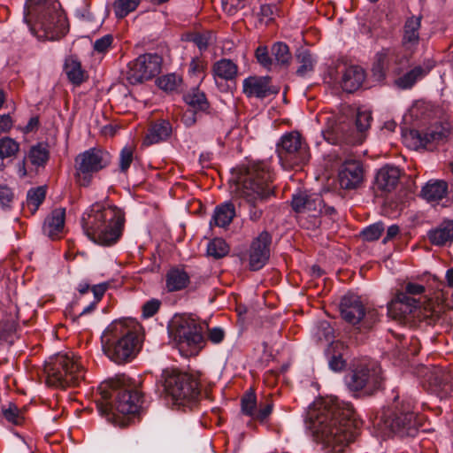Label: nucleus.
<instances>
[{
	"label": "nucleus",
	"instance_id": "nucleus-1",
	"mask_svg": "<svg viewBox=\"0 0 453 453\" xmlns=\"http://www.w3.org/2000/svg\"><path fill=\"white\" fill-rule=\"evenodd\" d=\"M308 419L315 440L330 452H342L357 434L359 422L352 404L337 398L315 403Z\"/></svg>",
	"mask_w": 453,
	"mask_h": 453
},
{
	"label": "nucleus",
	"instance_id": "nucleus-2",
	"mask_svg": "<svg viewBox=\"0 0 453 453\" xmlns=\"http://www.w3.org/2000/svg\"><path fill=\"white\" fill-rule=\"evenodd\" d=\"M273 173L265 161H254L240 168L233 193L249 205V219L258 221L263 210L258 206L273 195Z\"/></svg>",
	"mask_w": 453,
	"mask_h": 453
},
{
	"label": "nucleus",
	"instance_id": "nucleus-3",
	"mask_svg": "<svg viewBox=\"0 0 453 453\" xmlns=\"http://www.w3.org/2000/svg\"><path fill=\"white\" fill-rule=\"evenodd\" d=\"M98 391L97 409L110 421H115L119 414H134L141 407L142 395L138 385L126 374L102 382Z\"/></svg>",
	"mask_w": 453,
	"mask_h": 453
},
{
	"label": "nucleus",
	"instance_id": "nucleus-4",
	"mask_svg": "<svg viewBox=\"0 0 453 453\" xmlns=\"http://www.w3.org/2000/svg\"><path fill=\"white\" fill-rule=\"evenodd\" d=\"M125 221L122 209L106 202H96L83 212L81 226L95 243L109 247L120 239Z\"/></svg>",
	"mask_w": 453,
	"mask_h": 453
},
{
	"label": "nucleus",
	"instance_id": "nucleus-5",
	"mask_svg": "<svg viewBox=\"0 0 453 453\" xmlns=\"http://www.w3.org/2000/svg\"><path fill=\"white\" fill-rule=\"evenodd\" d=\"M24 20L40 40H59L68 31L58 0H26Z\"/></svg>",
	"mask_w": 453,
	"mask_h": 453
},
{
	"label": "nucleus",
	"instance_id": "nucleus-6",
	"mask_svg": "<svg viewBox=\"0 0 453 453\" xmlns=\"http://www.w3.org/2000/svg\"><path fill=\"white\" fill-rule=\"evenodd\" d=\"M142 327L133 319L111 322L101 337L105 355L116 364L132 360L140 350L142 342Z\"/></svg>",
	"mask_w": 453,
	"mask_h": 453
},
{
	"label": "nucleus",
	"instance_id": "nucleus-7",
	"mask_svg": "<svg viewBox=\"0 0 453 453\" xmlns=\"http://www.w3.org/2000/svg\"><path fill=\"white\" fill-rule=\"evenodd\" d=\"M447 307L443 290L435 292L434 297L422 303L413 296L397 293L388 304V313L395 320L425 321L427 325H432L445 312Z\"/></svg>",
	"mask_w": 453,
	"mask_h": 453
},
{
	"label": "nucleus",
	"instance_id": "nucleus-8",
	"mask_svg": "<svg viewBox=\"0 0 453 453\" xmlns=\"http://www.w3.org/2000/svg\"><path fill=\"white\" fill-rule=\"evenodd\" d=\"M170 338L183 357L197 355L205 345L202 326L187 315H175L168 326Z\"/></svg>",
	"mask_w": 453,
	"mask_h": 453
},
{
	"label": "nucleus",
	"instance_id": "nucleus-9",
	"mask_svg": "<svg viewBox=\"0 0 453 453\" xmlns=\"http://www.w3.org/2000/svg\"><path fill=\"white\" fill-rule=\"evenodd\" d=\"M162 378L168 401L173 406L192 408L198 402L200 384L191 374L175 369H165Z\"/></svg>",
	"mask_w": 453,
	"mask_h": 453
},
{
	"label": "nucleus",
	"instance_id": "nucleus-10",
	"mask_svg": "<svg viewBox=\"0 0 453 453\" xmlns=\"http://www.w3.org/2000/svg\"><path fill=\"white\" fill-rule=\"evenodd\" d=\"M44 372L50 386L67 388L77 386L84 378V369L73 354H58L45 364Z\"/></svg>",
	"mask_w": 453,
	"mask_h": 453
},
{
	"label": "nucleus",
	"instance_id": "nucleus-11",
	"mask_svg": "<svg viewBox=\"0 0 453 453\" xmlns=\"http://www.w3.org/2000/svg\"><path fill=\"white\" fill-rule=\"evenodd\" d=\"M280 165L285 169L299 167L310 160L311 154L305 139L297 131L284 134L276 144Z\"/></svg>",
	"mask_w": 453,
	"mask_h": 453
},
{
	"label": "nucleus",
	"instance_id": "nucleus-12",
	"mask_svg": "<svg viewBox=\"0 0 453 453\" xmlns=\"http://www.w3.org/2000/svg\"><path fill=\"white\" fill-rule=\"evenodd\" d=\"M110 153L101 148H90L74 158V179L81 187H88L93 177L111 164Z\"/></svg>",
	"mask_w": 453,
	"mask_h": 453
},
{
	"label": "nucleus",
	"instance_id": "nucleus-13",
	"mask_svg": "<svg viewBox=\"0 0 453 453\" xmlns=\"http://www.w3.org/2000/svg\"><path fill=\"white\" fill-rule=\"evenodd\" d=\"M345 380L349 390L372 395L382 388L384 377L380 365L368 361L357 365Z\"/></svg>",
	"mask_w": 453,
	"mask_h": 453
},
{
	"label": "nucleus",
	"instance_id": "nucleus-14",
	"mask_svg": "<svg viewBox=\"0 0 453 453\" xmlns=\"http://www.w3.org/2000/svg\"><path fill=\"white\" fill-rule=\"evenodd\" d=\"M383 426L389 432L403 436H415L421 426V418L413 411V404L407 401L395 406V410L381 417Z\"/></svg>",
	"mask_w": 453,
	"mask_h": 453
},
{
	"label": "nucleus",
	"instance_id": "nucleus-15",
	"mask_svg": "<svg viewBox=\"0 0 453 453\" xmlns=\"http://www.w3.org/2000/svg\"><path fill=\"white\" fill-rule=\"evenodd\" d=\"M342 318L352 326H358V329H370L378 321V313L375 310H366L359 296L349 294L345 295L340 303Z\"/></svg>",
	"mask_w": 453,
	"mask_h": 453
},
{
	"label": "nucleus",
	"instance_id": "nucleus-16",
	"mask_svg": "<svg viewBox=\"0 0 453 453\" xmlns=\"http://www.w3.org/2000/svg\"><path fill=\"white\" fill-rule=\"evenodd\" d=\"M162 58L157 54H144L130 62L127 80L134 85L149 81L161 71Z\"/></svg>",
	"mask_w": 453,
	"mask_h": 453
},
{
	"label": "nucleus",
	"instance_id": "nucleus-17",
	"mask_svg": "<svg viewBox=\"0 0 453 453\" xmlns=\"http://www.w3.org/2000/svg\"><path fill=\"white\" fill-rule=\"evenodd\" d=\"M407 64L408 60L401 57L395 49H382L375 56L372 73L378 80H381L385 78L386 71L400 74Z\"/></svg>",
	"mask_w": 453,
	"mask_h": 453
},
{
	"label": "nucleus",
	"instance_id": "nucleus-18",
	"mask_svg": "<svg viewBox=\"0 0 453 453\" xmlns=\"http://www.w3.org/2000/svg\"><path fill=\"white\" fill-rule=\"evenodd\" d=\"M364 179L365 169L361 161L346 159L339 166L337 180L342 189H357L362 185Z\"/></svg>",
	"mask_w": 453,
	"mask_h": 453
},
{
	"label": "nucleus",
	"instance_id": "nucleus-19",
	"mask_svg": "<svg viewBox=\"0 0 453 453\" xmlns=\"http://www.w3.org/2000/svg\"><path fill=\"white\" fill-rule=\"evenodd\" d=\"M242 412L253 420L264 423L267 420L273 410V402L270 397L260 401L257 410V395L254 390L250 389L241 399Z\"/></svg>",
	"mask_w": 453,
	"mask_h": 453
},
{
	"label": "nucleus",
	"instance_id": "nucleus-20",
	"mask_svg": "<svg viewBox=\"0 0 453 453\" xmlns=\"http://www.w3.org/2000/svg\"><path fill=\"white\" fill-rule=\"evenodd\" d=\"M272 235L267 231L261 232L256 237L248 250L249 267L251 271L263 268L270 257Z\"/></svg>",
	"mask_w": 453,
	"mask_h": 453
},
{
	"label": "nucleus",
	"instance_id": "nucleus-21",
	"mask_svg": "<svg viewBox=\"0 0 453 453\" xmlns=\"http://www.w3.org/2000/svg\"><path fill=\"white\" fill-rule=\"evenodd\" d=\"M322 198L318 194H309L307 191H298L293 195L291 205L297 213H311L316 216L322 211Z\"/></svg>",
	"mask_w": 453,
	"mask_h": 453
},
{
	"label": "nucleus",
	"instance_id": "nucleus-22",
	"mask_svg": "<svg viewBox=\"0 0 453 453\" xmlns=\"http://www.w3.org/2000/svg\"><path fill=\"white\" fill-rule=\"evenodd\" d=\"M242 92L248 97L265 98L277 90L271 86L270 77L250 76L243 81Z\"/></svg>",
	"mask_w": 453,
	"mask_h": 453
},
{
	"label": "nucleus",
	"instance_id": "nucleus-23",
	"mask_svg": "<svg viewBox=\"0 0 453 453\" xmlns=\"http://www.w3.org/2000/svg\"><path fill=\"white\" fill-rule=\"evenodd\" d=\"M65 221V209L56 208L45 218L42 232L51 240L60 238Z\"/></svg>",
	"mask_w": 453,
	"mask_h": 453
},
{
	"label": "nucleus",
	"instance_id": "nucleus-24",
	"mask_svg": "<svg viewBox=\"0 0 453 453\" xmlns=\"http://www.w3.org/2000/svg\"><path fill=\"white\" fill-rule=\"evenodd\" d=\"M165 281L167 292H178L185 289L189 285L190 276L183 266L175 265L167 270Z\"/></svg>",
	"mask_w": 453,
	"mask_h": 453
},
{
	"label": "nucleus",
	"instance_id": "nucleus-25",
	"mask_svg": "<svg viewBox=\"0 0 453 453\" xmlns=\"http://www.w3.org/2000/svg\"><path fill=\"white\" fill-rule=\"evenodd\" d=\"M365 77V72L362 67L350 65L342 72L340 84L344 91L353 93L362 86Z\"/></svg>",
	"mask_w": 453,
	"mask_h": 453
},
{
	"label": "nucleus",
	"instance_id": "nucleus-26",
	"mask_svg": "<svg viewBox=\"0 0 453 453\" xmlns=\"http://www.w3.org/2000/svg\"><path fill=\"white\" fill-rule=\"evenodd\" d=\"M427 239L434 246L442 247L453 242V219H444L427 232Z\"/></svg>",
	"mask_w": 453,
	"mask_h": 453
},
{
	"label": "nucleus",
	"instance_id": "nucleus-27",
	"mask_svg": "<svg viewBox=\"0 0 453 453\" xmlns=\"http://www.w3.org/2000/svg\"><path fill=\"white\" fill-rule=\"evenodd\" d=\"M400 178V170L395 166L386 165L376 174L377 188L385 192H391L396 187Z\"/></svg>",
	"mask_w": 453,
	"mask_h": 453
},
{
	"label": "nucleus",
	"instance_id": "nucleus-28",
	"mask_svg": "<svg viewBox=\"0 0 453 453\" xmlns=\"http://www.w3.org/2000/svg\"><path fill=\"white\" fill-rule=\"evenodd\" d=\"M108 288L107 283H101L97 285H94L91 288L89 287V284L87 282H81L79 284L78 291L81 296H84L89 292V290L92 292L94 299L88 305L84 307L81 311L79 312L78 315H75L73 319H76L80 318L81 316H83L85 314L90 313L93 311L96 306V304L99 303V301L102 299L103 296L104 295L105 291Z\"/></svg>",
	"mask_w": 453,
	"mask_h": 453
},
{
	"label": "nucleus",
	"instance_id": "nucleus-29",
	"mask_svg": "<svg viewBox=\"0 0 453 453\" xmlns=\"http://www.w3.org/2000/svg\"><path fill=\"white\" fill-rule=\"evenodd\" d=\"M172 133V126L167 120H160L153 123L148 129V133L143 140L147 146L165 141Z\"/></svg>",
	"mask_w": 453,
	"mask_h": 453
},
{
	"label": "nucleus",
	"instance_id": "nucleus-30",
	"mask_svg": "<svg viewBox=\"0 0 453 453\" xmlns=\"http://www.w3.org/2000/svg\"><path fill=\"white\" fill-rule=\"evenodd\" d=\"M234 217V205L229 202L221 203L215 208L210 226L226 228L232 223Z\"/></svg>",
	"mask_w": 453,
	"mask_h": 453
},
{
	"label": "nucleus",
	"instance_id": "nucleus-31",
	"mask_svg": "<svg viewBox=\"0 0 453 453\" xmlns=\"http://www.w3.org/2000/svg\"><path fill=\"white\" fill-rule=\"evenodd\" d=\"M212 73L217 83L219 80L233 81L238 74V66L230 59L221 58L213 64Z\"/></svg>",
	"mask_w": 453,
	"mask_h": 453
},
{
	"label": "nucleus",
	"instance_id": "nucleus-32",
	"mask_svg": "<svg viewBox=\"0 0 453 453\" xmlns=\"http://www.w3.org/2000/svg\"><path fill=\"white\" fill-rule=\"evenodd\" d=\"M421 19V16H411L407 19L403 26V45L412 47L418 44Z\"/></svg>",
	"mask_w": 453,
	"mask_h": 453
},
{
	"label": "nucleus",
	"instance_id": "nucleus-33",
	"mask_svg": "<svg viewBox=\"0 0 453 453\" xmlns=\"http://www.w3.org/2000/svg\"><path fill=\"white\" fill-rule=\"evenodd\" d=\"M448 193V184L443 180L429 181L423 187L421 196L428 202L442 200Z\"/></svg>",
	"mask_w": 453,
	"mask_h": 453
},
{
	"label": "nucleus",
	"instance_id": "nucleus-34",
	"mask_svg": "<svg viewBox=\"0 0 453 453\" xmlns=\"http://www.w3.org/2000/svg\"><path fill=\"white\" fill-rule=\"evenodd\" d=\"M296 58L298 63L296 75L299 77H306L314 71L316 58L310 50L301 48L296 53Z\"/></svg>",
	"mask_w": 453,
	"mask_h": 453
},
{
	"label": "nucleus",
	"instance_id": "nucleus-35",
	"mask_svg": "<svg viewBox=\"0 0 453 453\" xmlns=\"http://www.w3.org/2000/svg\"><path fill=\"white\" fill-rule=\"evenodd\" d=\"M65 74L73 85L79 86L85 81V71L81 67V64L73 57L65 59Z\"/></svg>",
	"mask_w": 453,
	"mask_h": 453
},
{
	"label": "nucleus",
	"instance_id": "nucleus-36",
	"mask_svg": "<svg viewBox=\"0 0 453 453\" xmlns=\"http://www.w3.org/2000/svg\"><path fill=\"white\" fill-rule=\"evenodd\" d=\"M184 101L188 104L196 112H206L210 107V104L206 98L205 94L199 88H192L184 96Z\"/></svg>",
	"mask_w": 453,
	"mask_h": 453
},
{
	"label": "nucleus",
	"instance_id": "nucleus-37",
	"mask_svg": "<svg viewBox=\"0 0 453 453\" xmlns=\"http://www.w3.org/2000/svg\"><path fill=\"white\" fill-rule=\"evenodd\" d=\"M426 74V71L420 65L415 66L395 81V84L402 89H408L413 87L417 81Z\"/></svg>",
	"mask_w": 453,
	"mask_h": 453
},
{
	"label": "nucleus",
	"instance_id": "nucleus-38",
	"mask_svg": "<svg viewBox=\"0 0 453 453\" xmlns=\"http://www.w3.org/2000/svg\"><path fill=\"white\" fill-rule=\"evenodd\" d=\"M271 51L274 57V65L281 66H288L290 65L292 55L288 46L285 42H277L273 43Z\"/></svg>",
	"mask_w": 453,
	"mask_h": 453
},
{
	"label": "nucleus",
	"instance_id": "nucleus-39",
	"mask_svg": "<svg viewBox=\"0 0 453 453\" xmlns=\"http://www.w3.org/2000/svg\"><path fill=\"white\" fill-rule=\"evenodd\" d=\"M435 385L441 397L453 395V374L450 372H440L434 376Z\"/></svg>",
	"mask_w": 453,
	"mask_h": 453
},
{
	"label": "nucleus",
	"instance_id": "nucleus-40",
	"mask_svg": "<svg viewBox=\"0 0 453 453\" xmlns=\"http://www.w3.org/2000/svg\"><path fill=\"white\" fill-rule=\"evenodd\" d=\"M50 157V152L47 146L42 143H38L31 147L28 158L33 165L44 166Z\"/></svg>",
	"mask_w": 453,
	"mask_h": 453
},
{
	"label": "nucleus",
	"instance_id": "nucleus-41",
	"mask_svg": "<svg viewBox=\"0 0 453 453\" xmlns=\"http://www.w3.org/2000/svg\"><path fill=\"white\" fill-rule=\"evenodd\" d=\"M46 197V188L43 186H40L35 188H31L27 194V205L34 214L40 205L43 203Z\"/></svg>",
	"mask_w": 453,
	"mask_h": 453
},
{
	"label": "nucleus",
	"instance_id": "nucleus-42",
	"mask_svg": "<svg viewBox=\"0 0 453 453\" xmlns=\"http://www.w3.org/2000/svg\"><path fill=\"white\" fill-rule=\"evenodd\" d=\"M142 0H116L112 8L116 18L123 19L140 5Z\"/></svg>",
	"mask_w": 453,
	"mask_h": 453
},
{
	"label": "nucleus",
	"instance_id": "nucleus-43",
	"mask_svg": "<svg viewBox=\"0 0 453 453\" xmlns=\"http://www.w3.org/2000/svg\"><path fill=\"white\" fill-rule=\"evenodd\" d=\"M181 82V77L176 75L175 73H168L157 78V87L165 92H173L177 90Z\"/></svg>",
	"mask_w": 453,
	"mask_h": 453
},
{
	"label": "nucleus",
	"instance_id": "nucleus-44",
	"mask_svg": "<svg viewBox=\"0 0 453 453\" xmlns=\"http://www.w3.org/2000/svg\"><path fill=\"white\" fill-rule=\"evenodd\" d=\"M2 413L4 418L13 425L19 426L24 422L23 411L13 403H9L7 407H3Z\"/></svg>",
	"mask_w": 453,
	"mask_h": 453
},
{
	"label": "nucleus",
	"instance_id": "nucleus-45",
	"mask_svg": "<svg viewBox=\"0 0 453 453\" xmlns=\"http://www.w3.org/2000/svg\"><path fill=\"white\" fill-rule=\"evenodd\" d=\"M229 247L225 240L215 238L208 243L207 254L214 258H221L227 255Z\"/></svg>",
	"mask_w": 453,
	"mask_h": 453
},
{
	"label": "nucleus",
	"instance_id": "nucleus-46",
	"mask_svg": "<svg viewBox=\"0 0 453 453\" xmlns=\"http://www.w3.org/2000/svg\"><path fill=\"white\" fill-rule=\"evenodd\" d=\"M403 139L408 147L418 150L426 147V139L427 138L424 135V132L411 129L404 134Z\"/></svg>",
	"mask_w": 453,
	"mask_h": 453
},
{
	"label": "nucleus",
	"instance_id": "nucleus-47",
	"mask_svg": "<svg viewBox=\"0 0 453 453\" xmlns=\"http://www.w3.org/2000/svg\"><path fill=\"white\" fill-rule=\"evenodd\" d=\"M19 150V144L10 137L0 139V158L13 157Z\"/></svg>",
	"mask_w": 453,
	"mask_h": 453
},
{
	"label": "nucleus",
	"instance_id": "nucleus-48",
	"mask_svg": "<svg viewBox=\"0 0 453 453\" xmlns=\"http://www.w3.org/2000/svg\"><path fill=\"white\" fill-rule=\"evenodd\" d=\"M134 148L133 146H125L119 152V170L126 173L134 161Z\"/></svg>",
	"mask_w": 453,
	"mask_h": 453
},
{
	"label": "nucleus",
	"instance_id": "nucleus-49",
	"mask_svg": "<svg viewBox=\"0 0 453 453\" xmlns=\"http://www.w3.org/2000/svg\"><path fill=\"white\" fill-rule=\"evenodd\" d=\"M255 57L257 61L266 70H272L274 65L273 59L269 55V50L266 46L260 45L255 50Z\"/></svg>",
	"mask_w": 453,
	"mask_h": 453
},
{
	"label": "nucleus",
	"instance_id": "nucleus-50",
	"mask_svg": "<svg viewBox=\"0 0 453 453\" xmlns=\"http://www.w3.org/2000/svg\"><path fill=\"white\" fill-rule=\"evenodd\" d=\"M15 195L13 190L5 184L0 185V209L8 211L12 209Z\"/></svg>",
	"mask_w": 453,
	"mask_h": 453
},
{
	"label": "nucleus",
	"instance_id": "nucleus-51",
	"mask_svg": "<svg viewBox=\"0 0 453 453\" xmlns=\"http://www.w3.org/2000/svg\"><path fill=\"white\" fill-rule=\"evenodd\" d=\"M383 231L384 225L381 222H377L365 228L362 234L365 241L373 242L380 237Z\"/></svg>",
	"mask_w": 453,
	"mask_h": 453
},
{
	"label": "nucleus",
	"instance_id": "nucleus-52",
	"mask_svg": "<svg viewBox=\"0 0 453 453\" xmlns=\"http://www.w3.org/2000/svg\"><path fill=\"white\" fill-rule=\"evenodd\" d=\"M372 120V113L368 111H358L356 117V126L360 133L366 131Z\"/></svg>",
	"mask_w": 453,
	"mask_h": 453
},
{
	"label": "nucleus",
	"instance_id": "nucleus-53",
	"mask_svg": "<svg viewBox=\"0 0 453 453\" xmlns=\"http://www.w3.org/2000/svg\"><path fill=\"white\" fill-rule=\"evenodd\" d=\"M161 302L157 299H150L142 305V317H153L159 310Z\"/></svg>",
	"mask_w": 453,
	"mask_h": 453
},
{
	"label": "nucleus",
	"instance_id": "nucleus-54",
	"mask_svg": "<svg viewBox=\"0 0 453 453\" xmlns=\"http://www.w3.org/2000/svg\"><path fill=\"white\" fill-rule=\"evenodd\" d=\"M113 37L111 35H106L97 40L94 43V50L99 53H103L108 50L111 46Z\"/></svg>",
	"mask_w": 453,
	"mask_h": 453
},
{
	"label": "nucleus",
	"instance_id": "nucleus-55",
	"mask_svg": "<svg viewBox=\"0 0 453 453\" xmlns=\"http://www.w3.org/2000/svg\"><path fill=\"white\" fill-rule=\"evenodd\" d=\"M189 41L193 42L201 51L207 50L209 46V34L195 33Z\"/></svg>",
	"mask_w": 453,
	"mask_h": 453
},
{
	"label": "nucleus",
	"instance_id": "nucleus-56",
	"mask_svg": "<svg viewBox=\"0 0 453 453\" xmlns=\"http://www.w3.org/2000/svg\"><path fill=\"white\" fill-rule=\"evenodd\" d=\"M425 292V287L421 284L408 282L404 288V291L398 292L399 294H405L406 296L422 295Z\"/></svg>",
	"mask_w": 453,
	"mask_h": 453
},
{
	"label": "nucleus",
	"instance_id": "nucleus-57",
	"mask_svg": "<svg viewBox=\"0 0 453 453\" xmlns=\"http://www.w3.org/2000/svg\"><path fill=\"white\" fill-rule=\"evenodd\" d=\"M225 338V332L221 327H212L208 329V340L214 343H220Z\"/></svg>",
	"mask_w": 453,
	"mask_h": 453
},
{
	"label": "nucleus",
	"instance_id": "nucleus-58",
	"mask_svg": "<svg viewBox=\"0 0 453 453\" xmlns=\"http://www.w3.org/2000/svg\"><path fill=\"white\" fill-rule=\"evenodd\" d=\"M13 126L10 114H0V133H8Z\"/></svg>",
	"mask_w": 453,
	"mask_h": 453
},
{
	"label": "nucleus",
	"instance_id": "nucleus-59",
	"mask_svg": "<svg viewBox=\"0 0 453 453\" xmlns=\"http://www.w3.org/2000/svg\"><path fill=\"white\" fill-rule=\"evenodd\" d=\"M345 360L341 355L333 356L329 360V366L334 372L342 371L345 367Z\"/></svg>",
	"mask_w": 453,
	"mask_h": 453
},
{
	"label": "nucleus",
	"instance_id": "nucleus-60",
	"mask_svg": "<svg viewBox=\"0 0 453 453\" xmlns=\"http://www.w3.org/2000/svg\"><path fill=\"white\" fill-rule=\"evenodd\" d=\"M424 135L427 138L426 139V147L434 142H438L443 138V134L441 132L431 131L424 133Z\"/></svg>",
	"mask_w": 453,
	"mask_h": 453
},
{
	"label": "nucleus",
	"instance_id": "nucleus-61",
	"mask_svg": "<svg viewBox=\"0 0 453 453\" xmlns=\"http://www.w3.org/2000/svg\"><path fill=\"white\" fill-rule=\"evenodd\" d=\"M399 234V226L397 225L390 226L387 230V235L383 240V242L386 243L388 241L395 238Z\"/></svg>",
	"mask_w": 453,
	"mask_h": 453
},
{
	"label": "nucleus",
	"instance_id": "nucleus-62",
	"mask_svg": "<svg viewBox=\"0 0 453 453\" xmlns=\"http://www.w3.org/2000/svg\"><path fill=\"white\" fill-rule=\"evenodd\" d=\"M39 125V119L37 117H33L29 119L28 123L24 128L25 133H30Z\"/></svg>",
	"mask_w": 453,
	"mask_h": 453
},
{
	"label": "nucleus",
	"instance_id": "nucleus-63",
	"mask_svg": "<svg viewBox=\"0 0 453 453\" xmlns=\"http://www.w3.org/2000/svg\"><path fill=\"white\" fill-rule=\"evenodd\" d=\"M17 173L20 178H24L27 176V168H26V158H23L17 164Z\"/></svg>",
	"mask_w": 453,
	"mask_h": 453
},
{
	"label": "nucleus",
	"instance_id": "nucleus-64",
	"mask_svg": "<svg viewBox=\"0 0 453 453\" xmlns=\"http://www.w3.org/2000/svg\"><path fill=\"white\" fill-rule=\"evenodd\" d=\"M241 128L238 127H234L229 130V132L226 134V138L228 140H234L235 137L239 136L241 134Z\"/></svg>",
	"mask_w": 453,
	"mask_h": 453
}]
</instances>
